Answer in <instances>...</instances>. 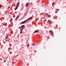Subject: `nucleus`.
Instances as JSON below:
<instances>
[{
	"label": "nucleus",
	"mask_w": 66,
	"mask_h": 66,
	"mask_svg": "<svg viewBox=\"0 0 66 66\" xmlns=\"http://www.w3.org/2000/svg\"><path fill=\"white\" fill-rule=\"evenodd\" d=\"M33 18V17H30L28 19H27V20H25V22H26L27 21H28V20H30L31 19H32V18Z\"/></svg>",
	"instance_id": "2"
},
{
	"label": "nucleus",
	"mask_w": 66,
	"mask_h": 66,
	"mask_svg": "<svg viewBox=\"0 0 66 66\" xmlns=\"http://www.w3.org/2000/svg\"><path fill=\"white\" fill-rule=\"evenodd\" d=\"M19 17V16H17L16 17V18L15 19V21H16L17 19H18V18Z\"/></svg>",
	"instance_id": "4"
},
{
	"label": "nucleus",
	"mask_w": 66,
	"mask_h": 66,
	"mask_svg": "<svg viewBox=\"0 0 66 66\" xmlns=\"http://www.w3.org/2000/svg\"><path fill=\"white\" fill-rule=\"evenodd\" d=\"M14 5L13 4L11 6V8H12V7H13V6Z\"/></svg>",
	"instance_id": "12"
},
{
	"label": "nucleus",
	"mask_w": 66,
	"mask_h": 66,
	"mask_svg": "<svg viewBox=\"0 0 66 66\" xmlns=\"http://www.w3.org/2000/svg\"><path fill=\"white\" fill-rule=\"evenodd\" d=\"M1 5L0 6V7H1Z\"/></svg>",
	"instance_id": "19"
},
{
	"label": "nucleus",
	"mask_w": 66,
	"mask_h": 66,
	"mask_svg": "<svg viewBox=\"0 0 66 66\" xmlns=\"http://www.w3.org/2000/svg\"><path fill=\"white\" fill-rule=\"evenodd\" d=\"M27 46H28V47H29V44H28L27 45Z\"/></svg>",
	"instance_id": "15"
},
{
	"label": "nucleus",
	"mask_w": 66,
	"mask_h": 66,
	"mask_svg": "<svg viewBox=\"0 0 66 66\" xmlns=\"http://www.w3.org/2000/svg\"><path fill=\"white\" fill-rule=\"evenodd\" d=\"M54 2H53V3H52V5H53V4H54Z\"/></svg>",
	"instance_id": "16"
},
{
	"label": "nucleus",
	"mask_w": 66,
	"mask_h": 66,
	"mask_svg": "<svg viewBox=\"0 0 66 66\" xmlns=\"http://www.w3.org/2000/svg\"><path fill=\"white\" fill-rule=\"evenodd\" d=\"M43 19H44V18H45L43 17Z\"/></svg>",
	"instance_id": "18"
},
{
	"label": "nucleus",
	"mask_w": 66,
	"mask_h": 66,
	"mask_svg": "<svg viewBox=\"0 0 66 66\" xmlns=\"http://www.w3.org/2000/svg\"><path fill=\"white\" fill-rule=\"evenodd\" d=\"M23 28L22 29H20V34H21V33H22V30H23Z\"/></svg>",
	"instance_id": "3"
},
{
	"label": "nucleus",
	"mask_w": 66,
	"mask_h": 66,
	"mask_svg": "<svg viewBox=\"0 0 66 66\" xmlns=\"http://www.w3.org/2000/svg\"><path fill=\"white\" fill-rule=\"evenodd\" d=\"M10 47H9V51H10Z\"/></svg>",
	"instance_id": "13"
},
{
	"label": "nucleus",
	"mask_w": 66,
	"mask_h": 66,
	"mask_svg": "<svg viewBox=\"0 0 66 66\" xmlns=\"http://www.w3.org/2000/svg\"><path fill=\"white\" fill-rule=\"evenodd\" d=\"M19 3H17L16 4V6L14 9L15 10H16L17 9V8H18V7L19 6Z\"/></svg>",
	"instance_id": "1"
},
{
	"label": "nucleus",
	"mask_w": 66,
	"mask_h": 66,
	"mask_svg": "<svg viewBox=\"0 0 66 66\" xmlns=\"http://www.w3.org/2000/svg\"><path fill=\"white\" fill-rule=\"evenodd\" d=\"M48 21L49 22V24H51V21H50V20H48Z\"/></svg>",
	"instance_id": "6"
},
{
	"label": "nucleus",
	"mask_w": 66,
	"mask_h": 66,
	"mask_svg": "<svg viewBox=\"0 0 66 66\" xmlns=\"http://www.w3.org/2000/svg\"><path fill=\"white\" fill-rule=\"evenodd\" d=\"M28 5H29V3H28L26 4V7H28V6H28Z\"/></svg>",
	"instance_id": "10"
},
{
	"label": "nucleus",
	"mask_w": 66,
	"mask_h": 66,
	"mask_svg": "<svg viewBox=\"0 0 66 66\" xmlns=\"http://www.w3.org/2000/svg\"><path fill=\"white\" fill-rule=\"evenodd\" d=\"M11 20H13V19H10Z\"/></svg>",
	"instance_id": "17"
},
{
	"label": "nucleus",
	"mask_w": 66,
	"mask_h": 66,
	"mask_svg": "<svg viewBox=\"0 0 66 66\" xmlns=\"http://www.w3.org/2000/svg\"><path fill=\"white\" fill-rule=\"evenodd\" d=\"M47 15H48V14H47Z\"/></svg>",
	"instance_id": "21"
},
{
	"label": "nucleus",
	"mask_w": 66,
	"mask_h": 66,
	"mask_svg": "<svg viewBox=\"0 0 66 66\" xmlns=\"http://www.w3.org/2000/svg\"><path fill=\"white\" fill-rule=\"evenodd\" d=\"M25 23V21H24L22 22H21V24H23V23Z\"/></svg>",
	"instance_id": "5"
},
{
	"label": "nucleus",
	"mask_w": 66,
	"mask_h": 66,
	"mask_svg": "<svg viewBox=\"0 0 66 66\" xmlns=\"http://www.w3.org/2000/svg\"><path fill=\"white\" fill-rule=\"evenodd\" d=\"M45 14H46L47 13H45Z\"/></svg>",
	"instance_id": "20"
},
{
	"label": "nucleus",
	"mask_w": 66,
	"mask_h": 66,
	"mask_svg": "<svg viewBox=\"0 0 66 66\" xmlns=\"http://www.w3.org/2000/svg\"><path fill=\"white\" fill-rule=\"evenodd\" d=\"M35 43H33V44H32V45H33V46H34V45H35Z\"/></svg>",
	"instance_id": "14"
},
{
	"label": "nucleus",
	"mask_w": 66,
	"mask_h": 66,
	"mask_svg": "<svg viewBox=\"0 0 66 66\" xmlns=\"http://www.w3.org/2000/svg\"><path fill=\"white\" fill-rule=\"evenodd\" d=\"M24 26L23 25L22 26H21V28H24Z\"/></svg>",
	"instance_id": "7"
},
{
	"label": "nucleus",
	"mask_w": 66,
	"mask_h": 66,
	"mask_svg": "<svg viewBox=\"0 0 66 66\" xmlns=\"http://www.w3.org/2000/svg\"><path fill=\"white\" fill-rule=\"evenodd\" d=\"M37 32H38V31L37 30L35 31V33H37Z\"/></svg>",
	"instance_id": "9"
},
{
	"label": "nucleus",
	"mask_w": 66,
	"mask_h": 66,
	"mask_svg": "<svg viewBox=\"0 0 66 66\" xmlns=\"http://www.w3.org/2000/svg\"><path fill=\"white\" fill-rule=\"evenodd\" d=\"M50 32L52 35H53V32L51 30H50Z\"/></svg>",
	"instance_id": "8"
},
{
	"label": "nucleus",
	"mask_w": 66,
	"mask_h": 66,
	"mask_svg": "<svg viewBox=\"0 0 66 66\" xmlns=\"http://www.w3.org/2000/svg\"><path fill=\"white\" fill-rule=\"evenodd\" d=\"M40 37H39V38Z\"/></svg>",
	"instance_id": "22"
},
{
	"label": "nucleus",
	"mask_w": 66,
	"mask_h": 66,
	"mask_svg": "<svg viewBox=\"0 0 66 66\" xmlns=\"http://www.w3.org/2000/svg\"><path fill=\"white\" fill-rule=\"evenodd\" d=\"M7 37H8V36L7 35L6 38H5V39H7Z\"/></svg>",
	"instance_id": "11"
}]
</instances>
